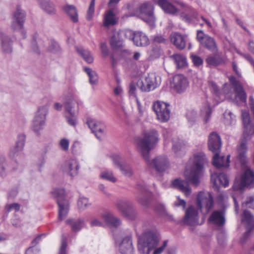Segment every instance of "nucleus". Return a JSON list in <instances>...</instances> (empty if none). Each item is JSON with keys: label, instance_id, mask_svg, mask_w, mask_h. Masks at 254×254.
Returning a JSON list of instances; mask_svg holds the SVG:
<instances>
[{"label": "nucleus", "instance_id": "obj_16", "mask_svg": "<svg viewBox=\"0 0 254 254\" xmlns=\"http://www.w3.org/2000/svg\"><path fill=\"white\" fill-rule=\"evenodd\" d=\"M208 85L210 90L213 93L214 95V99L217 103L221 102L223 101L224 98L231 99L232 93L231 95L227 90L230 89V85L227 84H225L223 87L224 95L221 94L219 91V88L216 83L213 81H209Z\"/></svg>", "mask_w": 254, "mask_h": 254}, {"label": "nucleus", "instance_id": "obj_46", "mask_svg": "<svg viewBox=\"0 0 254 254\" xmlns=\"http://www.w3.org/2000/svg\"><path fill=\"white\" fill-rule=\"evenodd\" d=\"M100 177L101 179H104L112 183H115L117 179L114 176L113 173L110 171H104L101 173Z\"/></svg>", "mask_w": 254, "mask_h": 254}, {"label": "nucleus", "instance_id": "obj_32", "mask_svg": "<svg viewBox=\"0 0 254 254\" xmlns=\"http://www.w3.org/2000/svg\"><path fill=\"white\" fill-rule=\"evenodd\" d=\"M63 10L73 22L77 23L78 21V12L75 6L66 4L63 6Z\"/></svg>", "mask_w": 254, "mask_h": 254}, {"label": "nucleus", "instance_id": "obj_26", "mask_svg": "<svg viewBox=\"0 0 254 254\" xmlns=\"http://www.w3.org/2000/svg\"><path fill=\"white\" fill-rule=\"evenodd\" d=\"M170 40L172 43L179 50H183L186 45L187 37L179 33L175 32L170 35Z\"/></svg>", "mask_w": 254, "mask_h": 254}, {"label": "nucleus", "instance_id": "obj_37", "mask_svg": "<svg viewBox=\"0 0 254 254\" xmlns=\"http://www.w3.org/2000/svg\"><path fill=\"white\" fill-rule=\"evenodd\" d=\"M116 20L115 18V14L113 10L110 9L107 11L105 13L104 19V25L108 27L110 25H114L116 24Z\"/></svg>", "mask_w": 254, "mask_h": 254}, {"label": "nucleus", "instance_id": "obj_36", "mask_svg": "<svg viewBox=\"0 0 254 254\" xmlns=\"http://www.w3.org/2000/svg\"><path fill=\"white\" fill-rule=\"evenodd\" d=\"M76 50L78 54L88 64H91L93 62V57L89 50L85 49L82 47H76Z\"/></svg>", "mask_w": 254, "mask_h": 254}, {"label": "nucleus", "instance_id": "obj_31", "mask_svg": "<svg viewBox=\"0 0 254 254\" xmlns=\"http://www.w3.org/2000/svg\"><path fill=\"white\" fill-rule=\"evenodd\" d=\"M41 8L47 14L54 15L56 13L54 3L50 0H37Z\"/></svg>", "mask_w": 254, "mask_h": 254}, {"label": "nucleus", "instance_id": "obj_8", "mask_svg": "<svg viewBox=\"0 0 254 254\" xmlns=\"http://www.w3.org/2000/svg\"><path fill=\"white\" fill-rule=\"evenodd\" d=\"M157 4L165 13L171 15H175L180 11L179 8L175 4L179 6L182 8V10L191 9L190 7L187 6L183 2L177 0H173L172 2H170L168 0H158Z\"/></svg>", "mask_w": 254, "mask_h": 254}, {"label": "nucleus", "instance_id": "obj_22", "mask_svg": "<svg viewBox=\"0 0 254 254\" xmlns=\"http://www.w3.org/2000/svg\"><path fill=\"white\" fill-rule=\"evenodd\" d=\"M137 188L140 193L137 197V201L144 207L148 206L152 198L151 192L145 186L138 185Z\"/></svg>", "mask_w": 254, "mask_h": 254}, {"label": "nucleus", "instance_id": "obj_20", "mask_svg": "<svg viewBox=\"0 0 254 254\" xmlns=\"http://www.w3.org/2000/svg\"><path fill=\"white\" fill-rule=\"evenodd\" d=\"M196 39L201 46L210 51H214L216 47L214 39L209 35L204 34L202 30H198Z\"/></svg>", "mask_w": 254, "mask_h": 254}, {"label": "nucleus", "instance_id": "obj_63", "mask_svg": "<svg viewBox=\"0 0 254 254\" xmlns=\"http://www.w3.org/2000/svg\"><path fill=\"white\" fill-rule=\"evenodd\" d=\"M100 49L102 54L104 58H106L109 55V52L106 44L104 43H101L100 45Z\"/></svg>", "mask_w": 254, "mask_h": 254}, {"label": "nucleus", "instance_id": "obj_15", "mask_svg": "<svg viewBox=\"0 0 254 254\" xmlns=\"http://www.w3.org/2000/svg\"><path fill=\"white\" fill-rule=\"evenodd\" d=\"M230 81L234 86V90L235 92L234 98H232L231 99L232 100L234 103H235L238 105H240L241 104H245L247 101V95L243 87L239 84V82L234 76H231L230 77Z\"/></svg>", "mask_w": 254, "mask_h": 254}, {"label": "nucleus", "instance_id": "obj_11", "mask_svg": "<svg viewBox=\"0 0 254 254\" xmlns=\"http://www.w3.org/2000/svg\"><path fill=\"white\" fill-rule=\"evenodd\" d=\"M169 105L160 101L155 102L153 110L156 113L157 119L161 122H166L170 118V111Z\"/></svg>", "mask_w": 254, "mask_h": 254}, {"label": "nucleus", "instance_id": "obj_18", "mask_svg": "<svg viewBox=\"0 0 254 254\" xmlns=\"http://www.w3.org/2000/svg\"><path fill=\"white\" fill-rule=\"evenodd\" d=\"M79 169V163L75 158L66 160L61 165V170L73 177L78 174Z\"/></svg>", "mask_w": 254, "mask_h": 254}, {"label": "nucleus", "instance_id": "obj_14", "mask_svg": "<svg viewBox=\"0 0 254 254\" xmlns=\"http://www.w3.org/2000/svg\"><path fill=\"white\" fill-rule=\"evenodd\" d=\"M203 222L199 221L198 209L192 206H189L185 211V215L183 219L184 224L189 226H196L201 225Z\"/></svg>", "mask_w": 254, "mask_h": 254}, {"label": "nucleus", "instance_id": "obj_45", "mask_svg": "<svg viewBox=\"0 0 254 254\" xmlns=\"http://www.w3.org/2000/svg\"><path fill=\"white\" fill-rule=\"evenodd\" d=\"M224 117V123L226 125H233L236 123V117L230 111H225L223 114Z\"/></svg>", "mask_w": 254, "mask_h": 254}, {"label": "nucleus", "instance_id": "obj_23", "mask_svg": "<svg viewBox=\"0 0 254 254\" xmlns=\"http://www.w3.org/2000/svg\"><path fill=\"white\" fill-rule=\"evenodd\" d=\"M173 85L175 90L178 93L185 91L189 86L187 79L182 74L174 76L173 80Z\"/></svg>", "mask_w": 254, "mask_h": 254}, {"label": "nucleus", "instance_id": "obj_19", "mask_svg": "<svg viewBox=\"0 0 254 254\" xmlns=\"http://www.w3.org/2000/svg\"><path fill=\"white\" fill-rule=\"evenodd\" d=\"M116 244L122 254H134L130 234L124 237L121 240H116Z\"/></svg>", "mask_w": 254, "mask_h": 254}, {"label": "nucleus", "instance_id": "obj_47", "mask_svg": "<svg viewBox=\"0 0 254 254\" xmlns=\"http://www.w3.org/2000/svg\"><path fill=\"white\" fill-rule=\"evenodd\" d=\"M107 131L106 125L104 124L94 134L99 141H103L106 137Z\"/></svg>", "mask_w": 254, "mask_h": 254}, {"label": "nucleus", "instance_id": "obj_61", "mask_svg": "<svg viewBox=\"0 0 254 254\" xmlns=\"http://www.w3.org/2000/svg\"><path fill=\"white\" fill-rule=\"evenodd\" d=\"M5 158L0 156V175L3 176L5 175Z\"/></svg>", "mask_w": 254, "mask_h": 254}, {"label": "nucleus", "instance_id": "obj_1", "mask_svg": "<svg viewBox=\"0 0 254 254\" xmlns=\"http://www.w3.org/2000/svg\"><path fill=\"white\" fill-rule=\"evenodd\" d=\"M136 235L138 236L139 250H140L141 247L146 248V251H143L146 254H150L152 251H153L152 254H161L167 246L168 241L165 240L161 246L157 247L160 237L156 229L148 230L141 235L136 232Z\"/></svg>", "mask_w": 254, "mask_h": 254}, {"label": "nucleus", "instance_id": "obj_25", "mask_svg": "<svg viewBox=\"0 0 254 254\" xmlns=\"http://www.w3.org/2000/svg\"><path fill=\"white\" fill-rule=\"evenodd\" d=\"M13 40L11 37L3 31H0V43L3 53L10 54L12 51Z\"/></svg>", "mask_w": 254, "mask_h": 254}, {"label": "nucleus", "instance_id": "obj_4", "mask_svg": "<svg viewBox=\"0 0 254 254\" xmlns=\"http://www.w3.org/2000/svg\"><path fill=\"white\" fill-rule=\"evenodd\" d=\"M154 10L152 3L146 1L139 4L135 10V13L150 26H154L156 21Z\"/></svg>", "mask_w": 254, "mask_h": 254}, {"label": "nucleus", "instance_id": "obj_30", "mask_svg": "<svg viewBox=\"0 0 254 254\" xmlns=\"http://www.w3.org/2000/svg\"><path fill=\"white\" fill-rule=\"evenodd\" d=\"M208 221L218 226L224 225L225 219L223 212L222 211H214L209 217Z\"/></svg>", "mask_w": 254, "mask_h": 254}, {"label": "nucleus", "instance_id": "obj_39", "mask_svg": "<svg viewBox=\"0 0 254 254\" xmlns=\"http://www.w3.org/2000/svg\"><path fill=\"white\" fill-rule=\"evenodd\" d=\"M26 15L25 11L23 10L19 5H17L15 11L12 14V19L24 23Z\"/></svg>", "mask_w": 254, "mask_h": 254}, {"label": "nucleus", "instance_id": "obj_51", "mask_svg": "<svg viewBox=\"0 0 254 254\" xmlns=\"http://www.w3.org/2000/svg\"><path fill=\"white\" fill-rule=\"evenodd\" d=\"M173 150L178 156H181L185 153V148L182 144H174L173 146Z\"/></svg>", "mask_w": 254, "mask_h": 254}, {"label": "nucleus", "instance_id": "obj_7", "mask_svg": "<svg viewBox=\"0 0 254 254\" xmlns=\"http://www.w3.org/2000/svg\"><path fill=\"white\" fill-rule=\"evenodd\" d=\"M197 206L201 212L206 214L213 208L214 201L211 193L208 191H200L197 197Z\"/></svg>", "mask_w": 254, "mask_h": 254}, {"label": "nucleus", "instance_id": "obj_54", "mask_svg": "<svg viewBox=\"0 0 254 254\" xmlns=\"http://www.w3.org/2000/svg\"><path fill=\"white\" fill-rule=\"evenodd\" d=\"M176 199L174 202V206L177 207H182L183 209H185L186 206V202L184 199L180 198L179 196H177Z\"/></svg>", "mask_w": 254, "mask_h": 254}, {"label": "nucleus", "instance_id": "obj_58", "mask_svg": "<svg viewBox=\"0 0 254 254\" xmlns=\"http://www.w3.org/2000/svg\"><path fill=\"white\" fill-rule=\"evenodd\" d=\"M67 239L66 238H63L61 242V245L59 250V254H67Z\"/></svg>", "mask_w": 254, "mask_h": 254}, {"label": "nucleus", "instance_id": "obj_13", "mask_svg": "<svg viewBox=\"0 0 254 254\" xmlns=\"http://www.w3.org/2000/svg\"><path fill=\"white\" fill-rule=\"evenodd\" d=\"M242 222L244 225H245L247 229L246 232L244 234V235L240 239V243L242 244H243L249 238L251 231L253 230L254 227V220L253 216L249 211H244L242 216Z\"/></svg>", "mask_w": 254, "mask_h": 254}, {"label": "nucleus", "instance_id": "obj_12", "mask_svg": "<svg viewBox=\"0 0 254 254\" xmlns=\"http://www.w3.org/2000/svg\"><path fill=\"white\" fill-rule=\"evenodd\" d=\"M119 211L129 219L133 220L136 216V212L133 209L132 203L126 200H119L116 203Z\"/></svg>", "mask_w": 254, "mask_h": 254}, {"label": "nucleus", "instance_id": "obj_42", "mask_svg": "<svg viewBox=\"0 0 254 254\" xmlns=\"http://www.w3.org/2000/svg\"><path fill=\"white\" fill-rule=\"evenodd\" d=\"M247 146L246 144H240L238 148V157L242 163H245L247 160Z\"/></svg>", "mask_w": 254, "mask_h": 254}, {"label": "nucleus", "instance_id": "obj_24", "mask_svg": "<svg viewBox=\"0 0 254 254\" xmlns=\"http://www.w3.org/2000/svg\"><path fill=\"white\" fill-rule=\"evenodd\" d=\"M211 180L216 189L221 186L226 188L229 185L228 177L223 173L215 172L213 173L211 175Z\"/></svg>", "mask_w": 254, "mask_h": 254}, {"label": "nucleus", "instance_id": "obj_17", "mask_svg": "<svg viewBox=\"0 0 254 254\" xmlns=\"http://www.w3.org/2000/svg\"><path fill=\"white\" fill-rule=\"evenodd\" d=\"M111 158L114 164L120 169L124 175L128 177H130L132 175L133 172L130 166L119 155L113 154L111 156Z\"/></svg>", "mask_w": 254, "mask_h": 254}, {"label": "nucleus", "instance_id": "obj_59", "mask_svg": "<svg viewBox=\"0 0 254 254\" xmlns=\"http://www.w3.org/2000/svg\"><path fill=\"white\" fill-rule=\"evenodd\" d=\"M122 34H123L124 37L126 39H128L130 40H134V37L135 34V32H133L132 31L128 29H127L124 30L122 32Z\"/></svg>", "mask_w": 254, "mask_h": 254}, {"label": "nucleus", "instance_id": "obj_56", "mask_svg": "<svg viewBox=\"0 0 254 254\" xmlns=\"http://www.w3.org/2000/svg\"><path fill=\"white\" fill-rule=\"evenodd\" d=\"M186 116L189 122L190 123H193L197 120L196 112L194 110L188 111Z\"/></svg>", "mask_w": 254, "mask_h": 254}, {"label": "nucleus", "instance_id": "obj_6", "mask_svg": "<svg viewBox=\"0 0 254 254\" xmlns=\"http://www.w3.org/2000/svg\"><path fill=\"white\" fill-rule=\"evenodd\" d=\"M53 197L57 198L59 206V219L63 220L66 216L68 212V202L64 199L65 190L61 188L53 189L51 192Z\"/></svg>", "mask_w": 254, "mask_h": 254}, {"label": "nucleus", "instance_id": "obj_3", "mask_svg": "<svg viewBox=\"0 0 254 254\" xmlns=\"http://www.w3.org/2000/svg\"><path fill=\"white\" fill-rule=\"evenodd\" d=\"M207 162L203 152H198L193 155V164L189 170L188 168L185 172L186 180L192 185L197 186L199 183V178L202 173L203 166Z\"/></svg>", "mask_w": 254, "mask_h": 254}, {"label": "nucleus", "instance_id": "obj_5", "mask_svg": "<svg viewBox=\"0 0 254 254\" xmlns=\"http://www.w3.org/2000/svg\"><path fill=\"white\" fill-rule=\"evenodd\" d=\"M49 105L46 104L38 108L32 121V128L37 134L43 129L46 124V116L48 114Z\"/></svg>", "mask_w": 254, "mask_h": 254}, {"label": "nucleus", "instance_id": "obj_52", "mask_svg": "<svg viewBox=\"0 0 254 254\" xmlns=\"http://www.w3.org/2000/svg\"><path fill=\"white\" fill-rule=\"evenodd\" d=\"M110 45L112 48L117 49L122 47L123 41L122 40L117 39L115 36H113L111 39Z\"/></svg>", "mask_w": 254, "mask_h": 254}, {"label": "nucleus", "instance_id": "obj_40", "mask_svg": "<svg viewBox=\"0 0 254 254\" xmlns=\"http://www.w3.org/2000/svg\"><path fill=\"white\" fill-rule=\"evenodd\" d=\"M206 61L208 64L213 66H217L224 63L223 58L218 55L208 57Z\"/></svg>", "mask_w": 254, "mask_h": 254}, {"label": "nucleus", "instance_id": "obj_29", "mask_svg": "<svg viewBox=\"0 0 254 254\" xmlns=\"http://www.w3.org/2000/svg\"><path fill=\"white\" fill-rule=\"evenodd\" d=\"M104 222L110 227H118L121 224V220L110 212H105L101 215Z\"/></svg>", "mask_w": 254, "mask_h": 254}, {"label": "nucleus", "instance_id": "obj_62", "mask_svg": "<svg viewBox=\"0 0 254 254\" xmlns=\"http://www.w3.org/2000/svg\"><path fill=\"white\" fill-rule=\"evenodd\" d=\"M59 49V46L57 42L51 41L50 45L47 48V50L51 52L57 51Z\"/></svg>", "mask_w": 254, "mask_h": 254}, {"label": "nucleus", "instance_id": "obj_27", "mask_svg": "<svg viewBox=\"0 0 254 254\" xmlns=\"http://www.w3.org/2000/svg\"><path fill=\"white\" fill-rule=\"evenodd\" d=\"M146 81L147 87L145 90H149V92L154 90L158 87L161 82V77L154 73H150L146 76Z\"/></svg>", "mask_w": 254, "mask_h": 254}, {"label": "nucleus", "instance_id": "obj_10", "mask_svg": "<svg viewBox=\"0 0 254 254\" xmlns=\"http://www.w3.org/2000/svg\"><path fill=\"white\" fill-rule=\"evenodd\" d=\"M244 187H254V170L250 167L243 170L240 186L237 187L236 184L233 186L234 190H241Z\"/></svg>", "mask_w": 254, "mask_h": 254}, {"label": "nucleus", "instance_id": "obj_49", "mask_svg": "<svg viewBox=\"0 0 254 254\" xmlns=\"http://www.w3.org/2000/svg\"><path fill=\"white\" fill-rule=\"evenodd\" d=\"M201 114L204 117V120L205 123H207L209 121L211 114L210 103L207 105L204 109L201 110Z\"/></svg>", "mask_w": 254, "mask_h": 254}, {"label": "nucleus", "instance_id": "obj_64", "mask_svg": "<svg viewBox=\"0 0 254 254\" xmlns=\"http://www.w3.org/2000/svg\"><path fill=\"white\" fill-rule=\"evenodd\" d=\"M191 60L194 65L198 66L201 65L203 63L202 60L198 56H191Z\"/></svg>", "mask_w": 254, "mask_h": 254}, {"label": "nucleus", "instance_id": "obj_41", "mask_svg": "<svg viewBox=\"0 0 254 254\" xmlns=\"http://www.w3.org/2000/svg\"><path fill=\"white\" fill-rule=\"evenodd\" d=\"M171 58L175 61L178 68L183 67L187 64L186 58L183 55L180 54L174 55Z\"/></svg>", "mask_w": 254, "mask_h": 254}, {"label": "nucleus", "instance_id": "obj_38", "mask_svg": "<svg viewBox=\"0 0 254 254\" xmlns=\"http://www.w3.org/2000/svg\"><path fill=\"white\" fill-rule=\"evenodd\" d=\"M87 124L91 130L92 132L94 134L105 124L101 121H98L94 119H88Z\"/></svg>", "mask_w": 254, "mask_h": 254}, {"label": "nucleus", "instance_id": "obj_55", "mask_svg": "<svg viewBox=\"0 0 254 254\" xmlns=\"http://www.w3.org/2000/svg\"><path fill=\"white\" fill-rule=\"evenodd\" d=\"M243 207L254 209V195L247 197L246 200L242 204Z\"/></svg>", "mask_w": 254, "mask_h": 254}, {"label": "nucleus", "instance_id": "obj_9", "mask_svg": "<svg viewBox=\"0 0 254 254\" xmlns=\"http://www.w3.org/2000/svg\"><path fill=\"white\" fill-rule=\"evenodd\" d=\"M221 144H209V149L214 153L213 157V165L217 168L222 167H228L230 163V155H228L226 159L224 156L219 157V153L220 151Z\"/></svg>", "mask_w": 254, "mask_h": 254}, {"label": "nucleus", "instance_id": "obj_21", "mask_svg": "<svg viewBox=\"0 0 254 254\" xmlns=\"http://www.w3.org/2000/svg\"><path fill=\"white\" fill-rule=\"evenodd\" d=\"M64 106L66 111L71 116H75L78 111V104L76 100L75 96L72 94H68L64 97Z\"/></svg>", "mask_w": 254, "mask_h": 254}, {"label": "nucleus", "instance_id": "obj_43", "mask_svg": "<svg viewBox=\"0 0 254 254\" xmlns=\"http://www.w3.org/2000/svg\"><path fill=\"white\" fill-rule=\"evenodd\" d=\"M91 205L87 198L80 197L77 201V208L80 211H83Z\"/></svg>", "mask_w": 254, "mask_h": 254}, {"label": "nucleus", "instance_id": "obj_53", "mask_svg": "<svg viewBox=\"0 0 254 254\" xmlns=\"http://www.w3.org/2000/svg\"><path fill=\"white\" fill-rule=\"evenodd\" d=\"M95 0H91L87 14V19L90 20L92 18L95 10Z\"/></svg>", "mask_w": 254, "mask_h": 254}, {"label": "nucleus", "instance_id": "obj_57", "mask_svg": "<svg viewBox=\"0 0 254 254\" xmlns=\"http://www.w3.org/2000/svg\"><path fill=\"white\" fill-rule=\"evenodd\" d=\"M146 76L145 77L144 80H138L137 82V86L138 88H139L142 92H149V90H144V88L146 89L147 86V83H146Z\"/></svg>", "mask_w": 254, "mask_h": 254}, {"label": "nucleus", "instance_id": "obj_35", "mask_svg": "<svg viewBox=\"0 0 254 254\" xmlns=\"http://www.w3.org/2000/svg\"><path fill=\"white\" fill-rule=\"evenodd\" d=\"M66 224H69L73 232H77L80 230L85 225V222L83 219L74 220L73 219H68L66 221Z\"/></svg>", "mask_w": 254, "mask_h": 254}, {"label": "nucleus", "instance_id": "obj_2", "mask_svg": "<svg viewBox=\"0 0 254 254\" xmlns=\"http://www.w3.org/2000/svg\"><path fill=\"white\" fill-rule=\"evenodd\" d=\"M155 144H137V148L145 160L147 166L159 173L164 172L169 167V162L165 155L159 156L149 160L150 152L155 147Z\"/></svg>", "mask_w": 254, "mask_h": 254}, {"label": "nucleus", "instance_id": "obj_33", "mask_svg": "<svg viewBox=\"0 0 254 254\" xmlns=\"http://www.w3.org/2000/svg\"><path fill=\"white\" fill-rule=\"evenodd\" d=\"M159 141L158 132L154 130L145 132L144 137L138 143H157Z\"/></svg>", "mask_w": 254, "mask_h": 254}, {"label": "nucleus", "instance_id": "obj_50", "mask_svg": "<svg viewBox=\"0 0 254 254\" xmlns=\"http://www.w3.org/2000/svg\"><path fill=\"white\" fill-rule=\"evenodd\" d=\"M24 22L11 18V28L13 31H19L23 28Z\"/></svg>", "mask_w": 254, "mask_h": 254}, {"label": "nucleus", "instance_id": "obj_34", "mask_svg": "<svg viewBox=\"0 0 254 254\" xmlns=\"http://www.w3.org/2000/svg\"><path fill=\"white\" fill-rule=\"evenodd\" d=\"M133 42L137 46H146L148 45L149 40L144 33L142 32H136Z\"/></svg>", "mask_w": 254, "mask_h": 254}, {"label": "nucleus", "instance_id": "obj_60", "mask_svg": "<svg viewBox=\"0 0 254 254\" xmlns=\"http://www.w3.org/2000/svg\"><path fill=\"white\" fill-rule=\"evenodd\" d=\"M5 209L7 212L11 211H17L20 209V205L18 203H13L7 204L5 207Z\"/></svg>", "mask_w": 254, "mask_h": 254}, {"label": "nucleus", "instance_id": "obj_44", "mask_svg": "<svg viewBox=\"0 0 254 254\" xmlns=\"http://www.w3.org/2000/svg\"><path fill=\"white\" fill-rule=\"evenodd\" d=\"M84 71L89 77L90 83L91 84H96L98 79L97 73L91 68L88 67H85Z\"/></svg>", "mask_w": 254, "mask_h": 254}, {"label": "nucleus", "instance_id": "obj_48", "mask_svg": "<svg viewBox=\"0 0 254 254\" xmlns=\"http://www.w3.org/2000/svg\"><path fill=\"white\" fill-rule=\"evenodd\" d=\"M208 143H221V138L216 131L211 132L208 137Z\"/></svg>", "mask_w": 254, "mask_h": 254}, {"label": "nucleus", "instance_id": "obj_28", "mask_svg": "<svg viewBox=\"0 0 254 254\" xmlns=\"http://www.w3.org/2000/svg\"><path fill=\"white\" fill-rule=\"evenodd\" d=\"M171 186L184 193L186 196H189L191 192L190 188L185 181L176 179L172 182Z\"/></svg>", "mask_w": 254, "mask_h": 254}]
</instances>
